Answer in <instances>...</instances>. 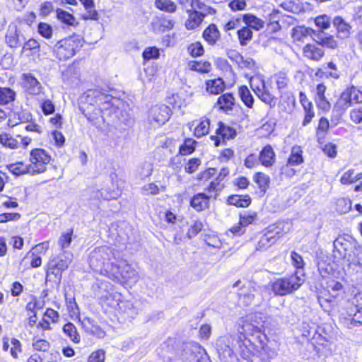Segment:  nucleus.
Wrapping results in <instances>:
<instances>
[{
	"mask_svg": "<svg viewBox=\"0 0 362 362\" xmlns=\"http://www.w3.org/2000/svg\"><path fill=\"white\" fill-rule=\"evenodd\" d=\"M37 313L28 314V325L30 328L35 327L37 330L42 332V334L46 331L52 330V326L50 322L45 318H41L39 322H37Z\"/></svg>",
	"mask_w": 362,
	"mask_h": 362,
	"instance_id": "39",
	"label": "nucleus"
},
{
	"mask_svg": "<svg viewBox=\"0 0 362 362\" xmlns=\"http://www.w3.org/2000/svg\"><path fill=\"white\" fill-rule=\"evenodd\" d=\"M362 180V172L356 173L353 168L344 172L339 179V182L344 185H350Z\"/></svg>",
	"mask_w": 362,
	"mask_h": 362,
	"instance_id": "49",
	"label": "nucleus"
},
{
	"mask_svg": "<svg viewBox=\"0 0 362 362\" xmlns=\"http://www.w3.org/2000/svg\"><path fill=\"white\" fill-rule=\"evenodd\" d=\"M202 165V160L197 157H193L185 163V172L188 174H193L198 170Z\"/></svg>",
	"mask_w": 362,
	"mask_h": 362,
	"instance_id": "64",
	"label": "nucleus"
},
{
	"mask_svg": "<svg viewBox=\"0 0 362 362\" xmlns=\"http://www.w3.org/2000/svg\"><path fill=\"white\" fill-rule=\"evenodd\" d=\"M32 348L35 352H49L51 344L47 339L34 336L33 338Z\"/></svg>",
	"mask_w": 362,
	"mask_h": 362,
	"instance_id": "57",
	"label": "nucleus"
},
{
	"mask_svg": "<svg viewBox=\"0 0 362 362\" xmlns=\"http://www.w3.org/2000/svg\"><path fill=\"white\" fill-rule=\"evenodd\" d=\"M332 23L336 30L337 37L345 39L350 37L352 32L351 25L341 16L333 18Z\"/></svg>",
	"mask_w": 362,
	"mask_h": 362,
	"instance_id": "25",
	"label": "nucleus"
},
{
	"mask_svg": "<svg viewBox=\"0 0 362 362\" xmlns=\"http://www.w3.org/2000/svg\"><path fill=\"white\" fill-rule=\"evenodd\" d=\"M189 129L192 132V135L200 139L206 136L210 132L211 119L207 116H202L199 119L188 123Z\"/></svg>",
	"mask_w": 362,
	"mask_h": 362,
	"instance_id": "18",
	"label": "nucleus"
},
{
	"mask_svg": "<svg viewBox=\"0 0 362 362\" xmlns=\"http://www.w3.org/2000/svg\"><path fill=\"white\" fill-rule=\"evenodd\" d=\"M238 95L245 107L252 109L255 104V98L250 90L246 85H240L238 87Z\"/></svg>",
	"mask_w": 362,
	"mask_h": 362,
	"instance_id": "41",
	"label": "nucleus"
},
{
	"mask_svg": "<svg viewBox=\"0 0 362 362\" xmlns=\"http://www.w3.org/2000/svg\"><path fill=\"white\" fill-rule=\"evenodd\" d=\"M299 103L302 106L304 112L302 126L306 127L312 122L315 116L314 105L303 91L299 92Z\"/></svg>",
	"mask_w": 362,
	"mask_h": 362,
	"instance_id": "21",
	"label": "nucleus"
},
{
	"mask_svg": "<svg viewBox=\"0 0 362 362\" xmlns=\"http://www.w3.org/2000/svg\"><path fill=\"white\" fill-rule=\"evenodd\" d=\"M197 141L191 137L185 138L178 148V156H186L194 153L196 151Z\"/></svg>",
	"mask_w": 362,
	"mask_h": 362,
	"instance_id": "44",
	"label": "nucleus"
},
{
	"mask_svg": "<svg viewBox=\"0 0 362 362\" xmlns=\"http://www.w3.org/2000/svg\"><path fill=\"white\" fill-rule=\"evenodd\" d=\"M237 105L234 94L231 92L222 93L218 97L215 103L217 110L225 114L233 112Z\"/></svg>",
	"mask_w": 362,
	"mask_h": 362,
	"instance_id": "19",
	"label": "nucleus"
},
{
	"mask_svg": "<svg viewBox=\"0 0 362 362\" xmlns=\"http://www.w3.org/2000/svg\"><path fill=\"white\" fill-rule=\"evenodd\" d=\"M304 58L308 60L320 62L325 56V50L317 44L307 43L302 49Z\"/></svg>",
	"mask_w": 362,
	"mask_h": 362,
	"instance_id": "28",
	"label": "nucleus"
},
{
	"mask_svg": "<svg viewBox=\"0 0 362 362\" xmlns=\"http://www.w3.org/2000/svg\"><path fill=\"white\" fill-rule=\"evenodd\" d=\"M257 217L256 211H244L238 214V222L245 228L250 225L255 224Z\"/></svg>",
	"mask_w": 362,
	"mask_h": 362,
	"instance_id": "56",
	"label": "nucleus"
},
{
	"mask_svg": "<svg viewBox=\"0 0 362 362\" xmlns=\"http://www.w3.org/2000/svg\"><path fill=\"white\" fill-rule=\"evenodd\" d=\"M260 165L265 168H270L276 161V153L271 144H267L262 148L259 153Z\"/></svg>",
	"mask_w": 362,
	"mask_h": 362,
	"instance_id": "27",
	"label": "nucleus"
},
{
	"mask_svg": "<svg viewBox=\"0 0 362 362\" xmlns=\"http://www.w3.org/2000/svg\"><path fill=\"white\" fill-rule=\"evenodd\" d=\"M16 99V93L9 87H0V106L12 104Z\"/></svg>",
	"mask_w": 362,
	"mask_h": 362,
	"instance_id": "50",
	"label": "nucleus"
},
{
	"mask_svg": "<svg viewBox=\"0 0 362 362\" xmlns=\"http://www.w3.org/2000/svg\"><path fill=\"white\" fill-rule=\"evenodd\" d=\"M328 288L332 291H340L343 285L338 281L332 280L327 282V288H320L317 292V300L321 308L327 313H331L340 305L338 295H332Z\"/></svg>",
	"mask_w": 362,
	"mask_h": 362,
	"instance_id": "9",
	"label": "nucleus"
},
{
	"mask_svg": "<svg viewBox=\"0 0 362 362\" xmlns=\"http://www.w3.org/2000/svg\"><path fill=\"white\" fill-rule=\"evenodd\" d=\"M33 139L27 135L17 134L13 137L7 132L0 133V144L4 148L16 150L21 147L27 149L32 144Z\"/></svg>",
	"mask_w": 362,
	"mask_h": 362,
	"instance_id": "12",
	"label": "nucleus"
},
{
	"mask_svg": "<svg viewBox=\"0 0 362 362\" xmlns=\"http://www.w3.org/2000/svg\"><path fill=\"white\" fill-rule=\"evenodd\" d=\"M166 103L171 110H180L183 106L184 100L178 93H173L166 98Z\"/></svg>",
	"mask_w": 362,
	"mask_h": 362,
	"instance_id": "63",
	"label": "nucleus"
},
{
	"mask_svg": "<svg viewBox=\"0 0 362 362\" xmlns=\"http://www.w3.org/2000/svg\"><path fill=\"white\" fill-rule=\"evenodd\" d=\"M332 21L330 17L327 14H321L316 16L314 18V23L315 26L318 28V30L315 33L316 35H322L323 34L324 30H327L331 26Z\"/></svg>",
	"mask_w": 362,
	"mask_h": 362,
	"instance_id": "53",
	"label": "nucleus"
},
{
	"mask_svg": "<svg viewBox=\"0 0 362 362\" xmlns=\"http://www.w3.org/2000/svg\"><path fill=\"white\" fill-rule=\"evenodd\" d=\"M226 204L237 208H247L252 204V198L248 194H233L226 198Z\"/></svg>",
	"mask_w": 362,
	"mask_h": 362,
	"instance_id": "37",
	"label": "nucleus"
},
{
	"mask_svg": "<svg viewBox=\"0 0 362 362\" xmlns=\"http://www.w3.org/2000/svg\"><path fill=\"white\" fill-rule=\"evenodd\" d=\"M188 54L193 58L202 57L205 53V49L200 41H196L189 44L187 47Z\"/></svg>",
	"mask_w": 362,
	"mask_h": 362,
	"instance_id": "60",
	"label": "nucleus"
},
{
	"mask_svg": "<svg viewBox=\"0 0 362 362\" xmlns=\"http://www.w3.org/2000/svg\"><path fill=\"white\" fill-rule=\"evenodd\" d=\"M343 318L349 327L362 326V309L347 306Z\"/></svg>",
	"mask_w": 362,
	"mask_h": 362,
	"instance_id": "29",
	"label": "nucleus"
},
{
	"mask_svg": "<svg viewBox=\"0 0 362 362\" xmlns=\"http://www.w3.org/2000/svg\"><path fill=\"white\" fill-rule=\"evenodd\" d=\"M252 180L257 185L259 192L263 194H264L270 187V177L264 172H255L252 175Z\"/></svg>",
	"mask_w": 362,
	"mask_h": 362,
	"instance_id": "40",
	"label": "nucleus"
},
{
	"mask_svg": "<svg viewBox=\"0 0 362 362\" xmlns=\"http://www.w3.org/2000/svg\"><path fill=\"white\" fill-rule=\"evenodd\" d=\"M207 13H203L197 10L187 9V18L185 22V27L187 30H194L199 28L204 19L208 14H215L216 11L212 7L206 8Z\"/></svg>",
	"mask_w": 362,
	"mask_h": 362,
	"instance_id": "14",
	"label": "nucleus"
},
{
	"mask_svg": "<svg viewBox=\"0 0 362 362\" xmlns=\"http://www.w3.org/2000/svg\"><path fill=\"white\" fill-rule=\"evenodd\" d=\"M202 38L210 46L216 45L221 39V34L215 23H210L202 32Z\"/></svg>",
	"mask_w": 362,
	"mask_h": 362,
	"instance_id": "32",
	"label": "nucleus"
},
{
	"mask_svg": "<svg viewBox=\"0 0 362 362\" xmlns=\"http://www.w3.org/2000/svg\"><path fill=\"white\" fill-rule=\"evenodd\" d=\"M275 245L269 237L262 230L259 233V237L255 244V250L257 251H266L272 245Z\"/></svg>",
	"mask_w": 362,
	"mask_h": 362,
	"instance_id": "58",
	"label": "nucleus"
},
{
	"mask_svg": "<svg viewBox=\"0 0 362 362\" xmlns=\"http://www.w3.org/2000/svg\"><path fill=\"white\" fill-rule=\"evenodd\" d=\"M237 126L235 122L228 124L221 120L217 122L214 134L209 136L214 146H224L228 141L234 140L238 134Z\"/></svg>",
	"mask_w": 362,
	"mask_h": 362,
	"instance_id": "10",
	"label": "nucleus"
},
{
	"mask_svg": "<svg viewBox=\"0 0 362 362\" xmlns=\"http://www.w3.org/2000/svg\"><path fill=\"white\" fill-rule=\"evenodd\" d=\"M204 84L205 90L210 95H218L226 89V83L221 77L207 79Z\"/></svg>",
	"mask_w": 362,
	"mask_h": 362,
	"instance_id": "31",
	"label": "nucleus"
},
{
	"mask_svg": "<svg viewBox=\"0 0 362 362\" xmlns=\"http://www.w3.org/2000/svg\"><path fill=\"white\" fill-rule=\"evenodd\" d=\"M336 211L340 214L349 212L352 208V202L347 197H339L335 202Z\"/></svg>",
	"mask_w": 362,
	"mask_h": 362,
	"instance_id": "59",
	"label": "nucleus"
},
{
	"mask_svg": "<svg viewBox=\"0 0 362 362\" xmlns=\"http://www.w3.org/2000/svg\"><path fill=\"white\" fill-rule=\"evenodd\" d=\"M84 44L85 40L83 37L72 33L56 42L53 48V54L59 61L65 62L76 55Z\"/></svg>",
	"mask_w": 362,
	"mask_h": 362,
	"instance_id": "7",
	"label": "nucleus"
},
{
	"mask_svg": "<svg viewBox=\"0 0 362 362\" xmlns=\"http://www.w3.org/2000/svg\"><path fill=\"white\" fill-rule=\"evenodd\" d=\"M5 43L11 49H16L20 46V30L16 25H8L5 34Z\"/></svg>",
	"mask_w": 362,
	"mask_h": 362,
	"instance_id": "34",
	"label": "nucleus"
},
{
	"mask_svg": "<svg viewBox=\"0 0 362 362\" xmlns=\"http://www.w3.org/2000/svg\"><path fill=\"white\" fill-rule=\"evenodd\" d=\"M116 253L115 248L107 245L96 247L90 254L89 265L100 275L124 285L134 278L135 271L129 264H119Z\"/></svg>",
	"mask_w": 362,
	"mask_h": 362,
	"instance_id": "3",
	"label": "nucleus"
},
{
	"mask_svg": "<svg viewBox=\"0 0 362 362\" xmlns=\"http://www.w3.org/2000/svg\"><path fill=\"white\" fill-rule=\"evenodd\" d=\"M204 228V221L200 218L193 220L192 223L187 228L186 235L188 238L192 239L201 233Z\"/></svg>",
	"mask_w": 362,
	"mask_h": 362,
	"instance_id": "55",
	"label": "nucleus"
},
{
	"mask_svg": "<svg viewBox=\"0 0 362 362\" xmlns=\"http://www.w3.org/2000/svg\"><path fill=\"white\" fill-rule=\"evenodd\" d=\"M2 350L9 353L13 358L18 359L23 352V344L17 338L5 335L2 337Z\"/></svg>",
	"mask_w": 362,
	"mask_h": 362,
	"instance_id": "20",
	"label": "nucleus"
},
{
	"mask_svg": "<svg viewBox=\"0 0 362 362\" xmlns=\"http://www.w3.org/2000/svg\"><path fill=\"white\" fill-rule=\"evenodd\" d=\"M81 327L84 332L96 339H103L106 332L97 322L89 317H86L82 322Z\"/></svg>",
	"mask_w": 362,
	"mask_h": 362,
	"instance_id": "23",
	"label": "nucleus"
},
{
	"mask_svg": "<svg viewBox=\"0 0 362 362\" xmlns=\"http://www.w3.org/2000/svg\"><path fill=\"white\" fill-rule=\"evenodd\" d=\"M348 108L337 98L333 105L330 115V122L332 127H336L343 120Z\"/></svg>",
	"mask_w": 362,
	"mask_h": 362,
	"instance_id": "36",
	"label": "nucleus"
},
{
	"mask_svg": "<svg viewBox=\"0 0 362 362\" xmlns=\"http://www.w3.org/2000/svg\"><path fill=\"white\" fill-rule=\"evenodd\" d=\"M83 4L86 13L82 15L81 18L84 21L91 20L98 21L99 18L98 13L95 9L93 0H79Z\"/></svg>",
	"mask_w": 362,
	"mask_h": 362,
	"instance_id": "48",
	"label": "nucleus"
},
{
	"mask_svg": "<svg viewBox=\"0 0 362 362\" xmlns=\"http://www.w3.org/2000/svg\"><path fill=\"white\" fill-rule=\"evenodd\" d=\"M62 331L64 334L74 344H80L81 341V334L76 327V326L71 322H68L65 323L62 327Z\"/></svg>",
	"mask_w": 362,
	"mask_h": 362,
	"instance_id": "47",
	"label": "nucleus"
},
{
	"mask_svg": "<svg viewBox=\"0 0 362 362\" xmlns=\"http://www.w3.org/2000/svg\"><path fill=\"white\" fill-rule=\"evenodd\" d=\"M348 109L362 104V88L354 85L347 86L337 98Z\"/></svg>",
	"mask_w": 362,
	"mask_h": 362,
	"instance_id": "13",
	"label": "nucleus"
},
{
	"mask_svg": "<svg viewBox=\"0 0 362 362\" xmlns=\"http://www.w3.org/2000/svg\"><path fill=\"white\" fill-rule=\"evenodd\" d=\"M329 119L325 117H321L318 120V124L315 129L317 140L319 143L323 141L330 128Z\"/></svg>",
	"mask_w": 362,
	"mask_h": 362,
	"instance_id": "46",
	"label": "nucleus"
},
{
	"mask_svg": "<svg viewBox=\"0 0 362 362\" xmlns=\"http://www.w3.org/2000/svg\"><path fill=\"white\" fill-rule=\"evenodd\" d=\"M120 293H107L100 298V304L105 313H113L120 309L119 304L122 302Z\"/></svg>",
	"mask_w": 362,
	"mask_h": 362,
	"instance_id": "24",
	"label": "nucleus"
},
{
	"mask_svg": "<svg viewBox=\"0 0 362 362\" xmlns=\"http://www.w3.org/2000/svg\"><path fill=\"white\" fill-rule=\"evenodd\" d=\"M56 17L58 21L69 27H76L78 22L71 13L62 8H57L56 9Z\"/></svg>",
	"mask_w": 362,
	"mask_h": 362,
	"instance_id": "45",
	"label": "nucleus"
},
{
	"mask_svg": "<svg viewBox=\"0 0 362 362\" xmlns=\"http://www.w3.org/2000/svg\"><path fill=\"white\" fill-rule=\"evenodd\" d=\"M304 280L294 271L290 275L278 278L269 283L272 291L275 296H284L298 290Z\"/></svg>",
	"mask_w": 362,
	"mask_h": 362,
	"instance_id": "8",
	"label": "nucleus"
},
{
	"mask_svg": "<svg viewBox=\"0 0 362 362\" xmlns=\"http://www.w3.org/2000/svg\"><path fill=\"white\" fill-rule=\"evenodd\" d=\"M53 160L52 154L42 147H35L29 151L28 163L18 160L8 163L6 169L13 175L20 177L38 175L46 173Z\"/></svg>",
	"mask_w": 362,
	"mask_h": 362,
	"instance_id": "4",
	"label": "nucleus"
},
{
	"mask_svg": "<svg viewBox=\"0 0 362 362\" xmlns=\"http://www.w3.org/2000/svg\"><path fill=\"white\" fill-rule=\"evenodd\" d=\"M272 77L279 92L287 89L291 83L289 71L286 69L276 71Z\"/></svg>",
	"mask_w": 362,
	"mask_h": 362,
	"instance_id": "38",
	"label": "nucleus"
},
{
	"mask_svg": "<svg viewBox=\"0 0 362 362\" xmlns=\"http://www.w3.org/2000/svg\"><path fill=\"white\" fill-rule=\"evenodd\" d=\"M361 249L354 238L348 235L339 236L334 242L333 257L336 261L349 265L358 258L356 252Z\"/></svg>",
	"mask_w": 362,
	"mask_h": 362,
	"instance_id": "6",
	"label": "nucleus"
},
{
	"mask_svg": "<svg viewBox=\"0 0 362 362\" xmlns=\"http://www.w3.org/2000/svg\"><path fill=\"white\" fill-rule=\"evenodd\" d=\"M242 19L245 24V26L250 27L252 30L259 31L264 27V21L253 13H243Z\"/></svg>",
	"mask_w": 362,
	"mask_h": 362,
	"instance_id": "42",
	"label": "nucleus"
},
{
	"mask_svg": "<svg viewBox=\"0 0 362 362\" xmlns=\"http://www.w3.org/2000/svg\"><path fill=\"white\" fill-rule=\"evenodd\" d=\"M154 5L158 10L167 13H174L177 10L176 3L172 0H155Z\"/></svg>",
	"mask_w": 362,
	"mask_h": 362,
	"instance_id": "54",
	"label": "nucleus"
},
{
	"mask_svg": "<svg viewBox=\"0 0 362 362\" xmlns=\"http://www.w3.org/2000/svg\"><path fill=\"white\" fill-rule=\"evenodd\" d=\"M230 169L223 166L220 169L208 167L194 177V185L203 191L194 194L189 199V206L197 212L209 210L211 202L218 199L226 187L230 178Z\"/></svg>",
	"mask_w": 362,
	"mask_h": 362,
	"instance_id": "2",
	"label": "nucleus"
},
{
	"mask_svg": "<svg viewBox=\"0 0 362 362\" xmlns=\"http://www.w3.org/2000/svg\"><path fill=\"white\" fill-rule=\"evenodd\" d=\"M203 240L206 245L214 248H221L222 242L218 235L215 233H206L203 236Z\"/></svg>",
	"mask_w": 362,
	"mask_h": 362,
	"instance_id": "62",
	"label": "nucleus"
},
{
	"mask_svg": "<svg viewBox=\"0 0 362 362\" xmlns=\"http://www.w3.org/2000/svg\"><path fill=\"white\" fill-rule=\"evenodd\" d=\"M250 88L256 96L264 103L269 106L275 105L276 98L266 85L264 79L259 76H252L249 80Z\"/></svg>",
	"mask_w": 362,
	"mask_h": 362,
	"instance_id": "11",
	"label": "nucleus"
},
{
	"mask_svg": "<svg viewBox=\"0 0 362 362\" xmlns=\"http://www.w3.org/2000/svg\"><path fill=\"white\" fill-rule=\"evenodd\" d=\"M327 90V87L323 81L317 83L310 90L316 106L325 112H327L331 107V103L326 96Z\"/></svg>",
	"mask_w": 362,
	"mask_h": 362,
	"instance_id": "15",
	"label": "nucleus"
},
{
	"mask_svg": "<svg viewBox=\"0 0 362 362\" xmlns=\"http://www.w3.org/2000/svg\"><path fill=\"white\" fill-rule=\"evenodd\" d=\"M187 68L190 71L206 75L211 71L212 64L208 60H190L187 62Z\"/></svg>",
	"mask_w": 362,
	"mask_h": 362,
	"instance_id": "35",
	"label": "nucleus"
},
{
	"mask_svg": "<svg viewBox=\"0 0 362 362\" xmlns=\"http://www.w3.org/2000/svg\"><path fill=\"white\" fill-rule=\"evenodd\" d=\"M74 228H69L61 234L58 240V244L62 250L68 248L73 240Z\"/></svg>",
	"mask_w": 362,
	"mask_h": 362,
	"instance_id": "61",
	"label": "nucleus"
},
{
	"mask_svg": "<svg viewBox=\"0 0 362 362\" xmlns=\"http://www.w3.org/2000/svg\"><path fill=\"white\" fill-rule=\"evenodd\" d=\"M71 263L69 258H60L59 257L51 259L47 264V276L54 275L61 276L62 273L66 270Z\"/></svg>",
	"mask_w": 362,
	"mask_h": 362,
	"instance_id": "22",
	"label": "nucleus"
},
{
	"mask_svg": "<svg viewBox=\"0 0 362 362\" xmlns=\"http://www.w3.org/2000/svg\"><path fill=\"white\" fill-rule=\"evenodd\" d=\"M41 46L39 42L30 38L25 41L22 47L21 54L29 59L35 60L40 55Z\"/></svg>",
	"mask_w": 362,
	"mask_h": 362,
	"instance_id": "26",
	"label": "nucleus"
},
{
	"mask_svg": "<svg viewBox=\"0 0 362 362\" xmlns=\"http://www.w3.org/2000/svg\"><path fill=\"white\" fill-rule=\"evenodd\" d=\"M315 30L310 28L296 27L292 30L291 37L294 42H303L308 35L315 34Z\"/></svg>",
	"mask_w": 362,
	"mask_h": 362,
	"instance_id": "52",
	"label": "nucleus"
},
{
	"mask_svg": "<svg viewBox=\"0 0 362 362\" xmlns=\"http://www.w3.org/2000/svg\"><path fill=\"white\" fill-rule=\"evenodd\" d=\"M230 339L240 357L247 362H269L276 354L268 346L267 334L247 319L237 325L236 332L230 335Z\"/></svg>",
	"mask_w": 362,
	"mask_h": 362,
	"instance_id": "1",
	"label": "nucleus"
},
{
	"mask_svg": "<svg viewBox=\"0 0 362 362\" xmlns=\"http://www.w3.org/2000/svg\"><path fill=\"white\" fill-rule=\"evenodd\" d=\"M303 149L301 146L294 145L291 148L286 162L291 165H300L304 163Z\"/></svg>",
	"mask_w": 362,
	"mask_h": 362,
	"instance_id": "43",
	"label": "nucleus"
},
{
	"mask_svg": "<svg viewBox=\"0 0 362 362\" xmlns=\"http://www.w3.org/2000/svg\"><path fill=\"white\" fill-rule=\"evenodd\" d=\"M172 115L171 109L165 104H158L152 106L149 111V117L152 122L158 126L165 124Z\"/></svg>",
	"mask_w": 362,
	"mask_h": 362,
	"instance_id": "16",
	"label": "nucleus"
},
{
	"mask_svg": "<svg viewBox=\"0 0 362 362\" xmlns=\"http://www.w3.org/2000/svg\"><path fill=\"white\" fill-rule=\"evenodd\" d=\"M239 44L242 47L247 46L253 39V32L248 26H243L236 32Z\"/></svg>",
	"mask_w": 362,
	"mask_h": 362,
	"instance_id": "51",
	"label": "nucleus"
},
{
	"mask_svg": "<svg viewBox=\"0 0 362 362\" xmlns=\"http://www.w3.org/2000/svg\"><path fill=\"white\" fill-rule=\"evenodd\" d=\"M175 25V21L174 19L164 14L157 16L152 23L153 30L161 33L173 30Z\"/></svg>",
	"mask_w": 362,
	"mask_h": 362,
	"instance_id": "30",
	"label": "nucleus"
},
{
	"mask_svg": "<svg viewBox=\"0 0 362 362\" xmlns=\"http://www.w3.org/2000/svg\"><path fill=\"white\" fill-rule=\"evenodd\" d=\"M287 222L283 220H278L269 224L262 230L268 237L276 244L281 238L289 232Z\"/></svg>",
	"mask_w": 362,
	"mask_h": 362,
	"instance_id": "17",
	"label": "nucleus"
},
{
	"mask_svg": "<svg viewBox=\"0 0 362 362\" xmlns=\"http://www.w3.org/2000/svg\"><path fill=\"white\" fill-rule=\"evenodd\" d=\"M106 99V95L100 91L93 90L81 103L79 109L90 122L97 124L103 119V108L107 103Z\"/></svg>",
	"mask_w": 362,
	"mask_h": 362,
	"instance_id": "5",
	"label": "nucleus"
},
{
	"mask_svg": "<svg viewBox=\"0 0 362 362\" xmlns=\"http://www.w3.org/2000/svg\"><path fill=\"white\" fill-rule=\"evenodd\" d=\"M317 40L316 42L322 49H327L331 50L337 49L339 47V37L337 35L328 33H323L322 35H316Z\"/></svg>",
	"mask_w": 362,
	"mask_h": 362,
	"instance_id": "33",
	"label": "nucleus"
}]
</instances>
